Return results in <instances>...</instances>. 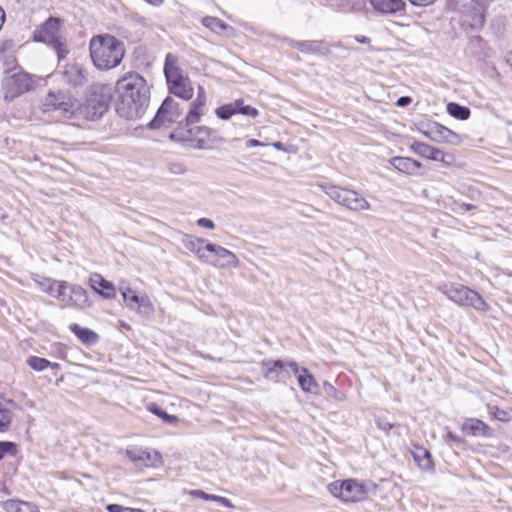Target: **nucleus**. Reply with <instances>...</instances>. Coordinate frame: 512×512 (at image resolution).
Returning <instances> with one entry per match:
<instances>
[{"mask_svg": "<svg viewBox=\"0 0 512 512\" xmlns=\"http://www.w3.org/2000/svg\"><path fill=\"white\" fill-rule=\"evenodd\" d=\"M112 95L110 85L94 83L81 98L66 96V122L81 126L87 121L99 120L107 112Z\"/></svg>", "mask_w": 512, "mask_h": 512, "instance_id": "obj_1", "label": "nucleus"}, {"mask_svg": "<svg viewBox=\"0 0 512 512\" xmlns=\"http://www.w3.org/2000/svg\"><path fill=\"white\" fill-rule=\"evenodd\" d=\"M116 92L117 113L127 120L141 118L150 101V88L145 78L136 72L127 73L117 81Z\"/></svg>", "mask_w": 512, "mask_h": 512, "instance_id": "obj_2", "label": "nucleus"}, {"mask_svg": "<svg viewBox=\"0 0 512 512\" xmlns=\"http://www.w3.org/2000/svg\"><path fill=\"white\" fill-rule=\"evenodd\" d=\"M90 56L98 70H110L118 66L124 56L122 41L110 34L92 37L89 44Z\"/></svg>", "mask_w": 512, "mask_h": 512, "instance_id": "obj_3", "label": "nucleus"}, {"mask_svg": "<svg viewBox=\"0 0 512 512\" xmlns=\"http://www.w3.org/2000/svg\"><path fill=\"white\" fill-rule=\"evenodd\" d=\"M437 289L459 306L472 307L481 312H485L489 308L486 301L478 292L464 285L441 283L438 285Z\"/></svg>", "mask_w": 512, "mask_h": 512, "instance_id": "obj_4", "label": "nucleus"}, {"mask_svg": "<svg viewBox=\"0 0 512 512\" xmlns=\"http://www.w3.org/2000/svg\"><path fill=\"white\" fill-rule=\"evenodd\" d=\"M37 77L24 72L21 68H14L2 79L4 99L13 101L15 98L34 89Z\"/></svg>", "mask_w": 512, "mask_h": 512, "instance_id": "obj_5", "label": "nucleus"}, {"mask_svg": "<svg viewBox=\"0 0 512 512\" xmlns=\"http://www.w3.org/2000/svg\"><path fill=\"white\" fill-rule=\"evenodd\" d=\"M33 40L43 42L53 48L59 60L64 58V49H62V19L49 17L44 23L35 28Z\"/></svg>", "mask_w": 512, "mask_h": 512, "instance_id": "obj_6", "label": "nucleus"}, {"mask_svg": "<svg viewBox=\"0 0 512 512\" xmlns=\"http://www.w3.org/2000/svg\"><path fill=\"white\" fill-rule=\"evenodd\" d=\"M319 187L332 200L351 211L361 212L371 208L366 198L354 190L335 185H320Z\"/></svg>", "mask_w": 512, "mask_h": 512, "instance_id": "obj_7", "label": "nucleus"}, {"mask_svg": "<svg viewBox=\"0 0 512 512\" xmlns=\"http://www.w3.org/2000/svg\"><path fill=\"white\" fill-rule=\"evenodd\" d=\"M328 491L344 502H358L367 497L368 490L365 485L355 479L334 481L328 486Z\"/></svg>", "mask_w": 512, "mask_h": 512, "instance_id": "obj_8", "label": "nucleus"}, {"mask_svg": "<svg viewBox=\"0 0 512 512\" xmlns=\"http://www.w3.org/2000/svg\"><path fill=\"white\" fill-rule=\"evenodd\" d=\"M206 248L208 249L207 260H204V263L218 269H236L240 266L237 255L225 247L211 243Z\"/></svg>", "mask_w": 512, "mask_h": 512, "instance_id": "obj_9", "label": "nucleus"}, {"mask_svg": "<svg viewBox=\"0 0 512 512\" xmlns=\"http://www.w3.org/2000/svg\"><path fill=\"white\" fill-rule=\"evenodd\" d=\"M126 306L144 317H151L154 314V305L147 294L138 295L130 287H119Z\"/></svg>", "mask_w": 512, "mask_h": 512, "instance_id": "obj_10", "label": "nucleus"}, {"mask_svg": "<svg viewBox=\"0 0 512 512\" xmlns=\"http://www.w3.org/2000/svg\"><path fill=\"white\" fill-rule=\"evenodd\" d=\"M410 149L417 155L433 161H440L447 166H451L455 162V156L451 153H445L442 150L430 146L424 142L415 141L411 144Z\"/></svg>", "mask_w": 512, "mask_h": 512, "instance_id": "obj_11", "label": "nucleus"}, {"mask_svg": "<svg viewBox=\"0 0 512 512\" xmlns=\"http://www.w3.org/2000/svg\"><path fill=\"white\" fill-rule=\"evenodd\" d=\"M126 456L139 467L157 466L161 463L159 452L140 447H129L125 451Z\"/></svg>", "mask_w": 512, "mask_h": 512, "instance_id": "obj_12", "label": "nucleus"}, {"mask_svg": "<svg viewBox=\"0 0 512 512\" xmlns=\"http://www.w3.org/2000/svg\"><path fill=\"white\" fill-rule=\"evenodd\" d=\"M215 113L222 120H228L235 114L251 118H256L259 115L258 110L250 105H245L243 99H236L234 102L222 105L215 110Z\"/></svg>", "mask_w": 512, "mask_h": 512, "instance_id": "obj_13", "label": "nucleus"}, {"mask_svg": "<svg viewBox=\"0 0 512 512\" xmlns=\"http://www.w3.org/2000/svg\"><path fill=\"white\" fill-rule=\"evenodd\" d=\"M164 74L167 79L169 89L190 81L188 76L185 75L182 69L178 66V57L172 53H168L166 55Z\"/></svg>", "mask_w": 512, "mask_h": 512, "instance_id": "obj_14", "label": "nucleus"}, {"mask_svg": "<svg viewBox=\"0 0 512 512\" xmlns=\"http://www.w3.org/2000/svg\"><path fill=\"white\" fill-rule=\"evenodd\" d=\"M186 140L193 142L196 149H206L210 142L217 138V131L206 126H195L187 129Z\"/></svg>", "mask_w": 512, "mask_h": 512, "instance_id": "obj_15", "label": "nucleus"}, {"mask_svg": "<svg viewBox=\"0 0 512 512\" xmlns=\"http://www.w3.org/2000/svg\"><path fill=\"white\" fill-rule=\"evenodd\" d=\"M426 136L437 143H445L453 146H458L462 143V137L459 134L439 123H434L426 133Z\"/></svg>", "mask_w": 512, "mask_h": 512, "instance_id": "obj_16", "label": "nucleus"}, {"mask_svg": "<svg viewBox=\"0 0 512 512\" xmlns=\"http://www.w3.org/2000/svg\"><path fill=\"white\" fill-rule=\"evenodd\" d=\"M182 243L184 247L194 253L200 261L204 262V260H207L208 249L206 247L207 245H211L207 239L186 234L184 235Z\"/></svg>", "mask_w": 512, "mask_h": 512, "instance_id": "obj_17", "label": "nucleus"}, {"mask_svg": "<svg viewBox=\"0 0 512 512\" xmlns=\"http://www.w3.org/2000/svg\"><path fill=\"white\" fill-rule=\"evenodd\" d=\"M88 80V71L80 63L69 64L66 68V83L74 88L81 87Z\"/></svg>", "mask_w": 512, "mask_h": 512, "instance_id": "obj_18", "label": "nucleus"}, {"mask_svg": "<svg viewBox=\"0 0 512 512\" xmlns=\"http://www.w3.org/2000/svg\"><path fill=\"white\" fill-rule=\"evenodd\" d=\"M92 289L106 299L115 298V286L112 282L104 279L102 275L94 273L90 276Z\"/></svg>", "mask_w": 512, "mask_h": 512, "instance_id": "obj_19", "label": "nucleus"}, {"mask_svg": "<svg viewBox=\"0 0 512 512\" xmlns=\"http://www.w3.org/2000/svg\"><path fill=\"white\" fill-rule=\"evenodd\" d=\"M180 116L179 112V105L177 102H175L172 98H166L162 105L160 106L156 120L159 121H167V122H174L177 121V119Z\"/></svg>", "mask_w": 512, "mask_h": 512, "instance_id": "obj_20", "label": "nucleus"}, {"mask_svg": "<svg viewBox=\"0 0 512 512\" xmlns=\"http://www.w3.org/2000/svg\"><path fill=\"white\" fill-rule=\"evenodd\" d=\"M370 3L374 10L386 15L403 12L405 8V2L403 0H370Z\"/></svg>", "mask_w": 512, "mask_h": 512, "instance_id": "obj_21", "label": "nucleus"}, {"mask_svg": "<svg viewBox=\"0 0 512 512\" xmlns=\"http://www.w3.org/2000/svg\"><path fill=\"white\" fill-rule=\"evenodd\" d=\"M391 165L398 171L407 175H414L421 168V163L410 157H393L390 160Z\"/></svg>", "mask_w": 512, "mask_h": 512, "instance_id": "obj_22", "label": "nucleus"}, {"mask_svg": "<svg viewBox=\"0 0 512 512\" xmlns=\"http://www.w3.org/2000/svg\"><path fill=\"white\" fill-rule=\"evenodd\" d=\"M202 24L214 33L230 37L235 35V29L217 17L206 16L202 19Z\"/></svg>", "mask_w": 512, "mask_h": 512, "instance_id": "obj_23", "label": "nucleus"}, {"mask_svg": "<svg viewBox=\"0 0 512 512\" xmlns=\"http://www.w3.org/2000/svg\"><path fill=\"white\" fill-rule=\"evenodd\" d=\"M462 431L469 436H490L491 431L487 424L475 418L467 419L462 426Z\"/></svg>", "mask_w": 512, "mask_h": 512, "instance_id": "obj_24", "label": "nucleus"}, {"mask_svg": "<svg viewBox=\"0 0 512 512\" xmlns=\"http://www.w3.org/2000/svg\"><path fill=\"white\" fill-rule=\"evenodd\" d=\"M70 305L80 309H85L91 306L87 291L81 286H71L69 295Z\"/></svg>", "mask_w": 512, "mask_h": 512, "instance_id": "obj_25", "label": "nucleus"}, {"mask_svg": "<svg viewBox=\"0 0 512 512\" xmlns=\"http://www.w3.org/2000/svg\"><path fill=\"white\" fill-rule=\"evenodd\" d=\"M70 330L86 346L95 345L99 341L98 334L89 328L81 327L78 324H71Z\"/></svg>", "mask_w": 512, "mask_h": 512, "instance_id": "obj_26", "label": "nucleus"}, {"mask_svg": "<svg viewBox=\"0 0 512 512\" xmlns=\"http://www.w3.org/2000/svg\"><path fill=\"white\" fill-rule=\"evenodd\" d=\"M297 380L303 392L318 394L319 385L314 376L306 368H301Z\"/></svg>", "mask_w": 512, "mask_h": 512, "instance_id": "obj_27", "label": "nucleus"}, {"mask_svg": "<svg viewBox=\"0 0 512 512\" xmlns=\"http://www.w3.org/2000/svg\"><path fill=\"white\" fill-rule=\"evenodd\" d=\"M6 512H37V507L26 501L10 499L3 503Z\"/></svg>", "mask_w": 512, "mask_h": 512, "instance_id": "obj_28", "label": "nucleus"}, {"mask_svg": "<svg viewBox=\"0 0 512 512\" xmlns=\"http://www.w3.org/2000/svg\"><path fill=\"white\" fill-rule=\"evenodd\" d=\"M413 458L418 466L423 470H431L433 468V461L431 454L423 447H416L412 451Z\"/></svg>", "mask_w": 512, "mask_h": 512, "instance_id": "obj_29", "label": "nucleus"}, {"mask_svg": "<svg viewBox=\"0 0 512 512\" xmlns=\"http://www.w3.org/2000/svg\"><path fill=\"white\" fill-rule=\"evenodd\" d=\"M64 104V94L59 90L50 91L43 101V110L45 112L60 108Z\"/></svg>", "mask_w": 512, "mask_h": 512, "instance_id": "obj_30", "label": "nucleus"}, {"mask_svg": "<svg viewBox=\"0 0 512 512\" xmlns=\"http://www.w3.org/2000/svg\"><path fill=\"white\" fill-rule=\"evenodd\" d=\"M292 46L297 48L299 51L307 54H319L323 53L322 46L317 41H297L291 42Z\"/></svg>", "mask_w": 512, "mask_h": 512, "instance_id": "obj_31", "label": "nucleus"}, {"mask_svg": "<svg viewBox=\"0 0 512 512\" xmlns=\"http://www.w3.org/2000/svg\"><path fill=\"white\" fill-rule=\"evenodd\" d=\"M203 113H204V106L192 102L190 104V109L188 111V114L186 115V118H185L186 126H191L195 123H198L200 121Z\"/></svg>", "mask_w": 512, "mask_h": 512, "instance_id": "obj_32", "label": "nucleus"}, {"mask_svg": "<svg viewBox=\"0 0 512 512\" xmlns=\"http://www.w3.org/2000/svg\"><path fill=\"white\" fill-rule=\"evenodd\" d=\"M27 363H28V365L33 370H36V371H42V370H45L48 367H52V368H59L60 367L59 364H57V363L52 364L47 359L40 358V357H37V356L29 357L28 360H27Z\"/></svg>", "mask_w": 512, "mask_h": 512, "instance_id": "obj_33", "label": "nucleus"}, {"mask_svg": "<svg viewBox=\"0 0 512 512\" xmlns=\"http://www.w3.org/2000/svg\"><path fill=\"white\" fill-rule=\"evenodd\" d=\"M170 92L184 100H190L194 94L190 81L170 88Z\"/></svg>", "mask_w": 512, "mask_h": 512, "instance_id": "obj_34", "label": "nucleus"}, {"mask_svg": "<svg viewBox=\"0 0 512 512\" xmlns=\"http://www.w3.org/2000/svg\"><path fill=\"white\" fill-rule=\"evenodd\" d=\"M12 421V412L7 405L0 401V432H6Z\"/></svg>", "mask_w": 512, "mask_h": 512, "instance_id": "obj_35", "label": "nucleus"}, {"mask_svg": "<svg viewBox=\"0 0 512 512\" xmlns=\"http://www.w3.org/2000/svg\"><path fill=\"white\" fill-rule=\"evenodd\" d=\"M447 111L451 116L460 120H466L470 116L469 108L461 106L457 103H449L447 105Z\"/></svg>", "mask_w": 512, "mask_h": 512, "instance_id": "obj_36", "label": "nucleus"}, {"mask_svg": "<svg viewBox=\"0 0 512 512\" xmlns=\"http://www.w3.org/2000/svg\"><path fill=\"white\" fill-rule=\"evenodd\" d=\"M150 411L157 415L159 418H161L164 422L169 424H176L178 422V418L175 415H170L164 410H162L160 407L154 405L150 408Z\"/></svg>", "mask_w": 512, "mask_h": 512, "instance_id": "obj_37", "label": "nucleus"}, {"mask_svg": "<svg viewBox=\"0 0 512 512\" xmlns=\"http://www.w3.org/2000/svg\"><path fill=\"white\" fill-rule=\"evenodd\" d=\"M17 453L16 444L9 441H0V460L4 458L5 455L15 456Z\"/></svg>", "mask_w": 512, "mask_h": 512, "instance_id": "obj_38", "label": "nucleus"}, {"mask_svg": "<svg viewBox=\"0 0 512 512\" xmlns=\"http://www.w3.org/2000/svg\"><path fill=\"white\" fill-rule=\"evenodd\" d=\"M285 369V362L281 360L274 361L272 367H269L266 371V377L275 379L278 377V372Z\"/></svg>", "mask_w": 512, "mask_h": 512, "instance_id": "obj_39", "label": "nucleus"}, {"mask_svg": "<svg viewBox=\"0 0 512 512\" xmlns=\"http://www.w3.org/2000/svg\"><path fill=\"white\" fill-rule=\"evenodd\" d=\"M324 390L327 393V395L337 401H343L345 400V395L337 390L335 387H333L330 383L325 382L324 383Z\"/></svg>", "mask_w": 512, "mask_h": 512, "instance_id": "obj_40", "label": "nucleus"}, {"mask_svg": "<svg viewBox=\"0 0 512 512\" xmlns=\"http://www.w3.org/2000/svg\"><path fill=\"white\" fill-rule=\"evenodd\" d=\"M493 409L494 411L492 412V414L497 420L502 422H508L511 420V412L499 409L497 407H494Z\"/></svg>", "mask_w": 512, "mask_h": 512, "instance_id": "obj_41", "label": "nucleus"}, {"mask_svg": "<svg viewBox=\"0 0 512 512\" xmlns=\"http://www.w3.org/2000/svg\"><path fill=\"white\" fill-rule=\"evenodd\" d=\"M485 21L484 15L482 13H475L472 17L471 27L473 29H478L483 26Z\"/></svg>", "mask_w": 512, "mask_h": 512, "instance_id": "obj_42", "label": "nucleus"}, {"mask_svg": "<svg viewBox=\"0 0 512 512\" xmlns=\"http://www.w3.org/2000/svg\"><path fill=\"white\" fill-rule=\"evenodd\" d=\"M211 501L217 502L220 505H222L224 507H227V508H234L233 503L228 498H225V497H222V496H218V495H213L212 494Z\"/></svg>", "mask_w": 512, "mask_h": 512, "instance_id": "obj_43", "label": "nucleus"}, {"mask_svg": "<svg viewBox=\"0 0 512 512\" xmlns=\"http://www.w3.org/2000/svg\"><path fill=\"white\" fill-rule=\"evenodd\" d=\"M197 224L200 227H203V228H206V229H210V230L215 228L214 222L211 219H208V218H200V219H198L197 220Z\"/></svg>", "mask_w": 512, "mask_h": 512, "instance_id": "obj_44", "label": "nucleus"}, {"mask_svg": "<svg viewBox=\"0 0 512 512\" xmlns=\"http://www.w3.org/2000/svg\"><path fill=\"white\" fill-rule=\"evenodd\" d=\"M193 102L205 106L206 95H205V90L203 87L200 86L198 88L197 98Z\"/></svg>", "mask_w": 512, "mask_h": 512, "instance_id": "obj_45", "label": "nucleus"}, {"mask_svg": "<svg viewBox=\"0 0 512 512\" xmlns=\"http://www.w3.org/2000/svg\"><path fill=\"white\" fill-rule=\"evenodd\" d=\"M190 494L194 497L201 498L206 501H211L212 494H208L202 490H192Z\"/></svg>", "mask_w": 512, "mask_h": 512, "instance_id": "obj_46", "label": "nucleus"}, {"mask_svg": "<svg viewBox=\"0 0 512 512\" xmlns=\"http://www.w3.org/2000/svg\"><path fill=\"white\" fill-rule=\"evenodd\" d=\"M108 512H125L126 507L119 504H109L106 506Z\"/></svg>", "mask_w": 512, "mask_h": 512, "instance_id": "obj_47", "label": "nucleus"}, {"mask_svg": "<svg viewBox=\"0 0 512 512\" xmlns=\"http://www.w3.org/2000/svg\"><path fill=\"white\" fill-rule=\"evenodd\" d=\"M286 367L290 368L291 371L295 375H299L300 374L301 368L298 367V364L296 362H294V361L285 362V368Z\"/></svg>", "mask_w": 512, "mask_h": 512, "instance_id": "obj_48", "label": "nucleus"}, {"mask_svg": "<svg viewBox=\"0 0 512 512\" xmlns=\"http://www.w3.org/2000/svg\"><path fill=\"white\" fill-rule=\"evenodd\" d=\"M436 0H409L412 5L415 6H429L432 5Z\"/></svg>", "mask_w": 512, "mask_h": 512, "instance_id": "obj_49", "label": "nucleus"}, {"mask_svg": "<svg viewBox=\"0 0 512 512\" xmlns=\"http://www.w3.org/2000/svg\"><path fill=\"white\" fill-rule=\"evenodd\" d=\"M265 146L264 143L256 140V139H249L246 141V147L247 148H253V147H263Z\"/></svg>", "mask_w": 512, "mask_h": 512, "instance_id": "obj_50", "label": "nucleus"}, {"mask_svg": "<svg viewBox=\"0 0 512 512\" xmlns=\"http://www.w3.org/2000/svg\"><path fill=\"white\" fill-rule=\"evenodd\" d=\"M378 427L384 431H389L393 428V424L386 421H378Z\"/></svg>", "mask_w": 512, "mask_h": 512, "instance_id": "obj_51", "label": "nucleus"}, {"mask_svg": "<svg viewBox=\"0 0 512 512\" xmlns=\"http://www.w3.org/2000/svg\"><path fill=\"white\" fill-rule=\"evenodd\" d=\"M410 102H411V98L410 97H400L397 100V105L400 106V107H404V106H407L408 104H410Z\"/></svg>", "mask_w": 512, "mask_h": 512, "instance_id": "obj_52", "label": "nucleus"}, {"mask_svg": "<svg viewBox=\"0 0 512 512\" xmlns=\"http://www.w3.org/2000/svg\"><path fill=\"white\" fill-rule=\"evenodd\" d=\"M170 170L174 173H184L185 172V169L183 168L182 165H173L170 167Z\"/></svg>", "mask_w": 512, "mask_h": 512, "instance_id": "obj_53", "label": "nucleus"}, {"mask_svg": "<svg viewBox=\"0 0 512 512\" xmlns=\"http://www.w3.org/2000/svg\"><path fill=\"white\" fill-rule=\"evenodd\" d=\"M356 40H357V42L362 43V44H367L370 42V39L366 36H357Z\"/></svg>", "mask_w": 512, "mask_h": 512, "instance_id": "obj_54", "label": "nucleus"}, {"mask_svg": "<svg viewBox=\"0 0 512 512\" xmlns=\"http://www.w3.org/2000/svg\"><path fill=\"white\" fill-rule=\"evenodd\" d=\"M273 147L280 151H285L284 144L282 142H274Z\"/></svg>", "mask_w": 512, "mask_h": 512, "instance_id": "obj_55", "label": "nucleus"}, {"mask_svg": "<svg viewBox=\"0 0 512 512\" xmlns=\"http://www.w3.org/2000/svg\"><path fill=\"white\" fill-rule=\"evenodd\" d=\"M63 289H64V284L63 283H58L57 284V295L60 296L63 294Z\"/></svg>", "mask_w": 512, "mask_h": 512, "instance_id": "obj_56", "label": "nucleus"}, {"mask_svg": "<svg viewBox=\"0 0 512 512\" xmlns=\"http://www.w3.org/2000/svg\"><path fill=\"white\" fill-rule=\"evenodd\" d=\"M125 512H144L142 509L126 507Z\"/></svg>", "mask_w": 512, "mask_h": 512, "instance_id": "obj_57", "label": "nucleus"}, {"mask_svg": "<svg viewBox=\"0 0 512 512\" xmlns=\"http://www.w3.org/2000/svg\"><path fill=\"white\" fill-rule=\"evenodd\" d=\"M46 291L49 292L50 294H53L54 293L53 286L50 284L49 287L46 289Z\"/></svg>", "mask_w": 512, "mask_h": 512, "instance_id": "obj_58", "label": "nucleus"}, {"mask_svg": "<svg viewBox=\"0 0 512 512\" xmlns=\"http://www.w3.org/2000/svg\"><path fill=\"white\" fill-rule=\"evenodd\" d=\"M464 207L466 210H470L473 208V206L471 204H465Z\"/></svg>", "mask_w": 512, "mask_h": 512, "instance_id": "obj_59", "label": "nucleus"}, {"mask_svg": "<svg viewBox=\"0 0 512 512\" xmlns=\"http://www.w3.org/2000/svg\"><path fill=\"white\" fill-rule=\"evenodd\" d=\"M448 437H449L450 439H452V440H455V439H456V438L454 437V435H453L451 432H449V433H448Z\"/></svg>", "mask_w": 512, "mask_h": 512, "instance_id": "obj_60", "label": "nucleus"}]
</instances>
